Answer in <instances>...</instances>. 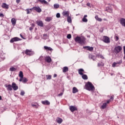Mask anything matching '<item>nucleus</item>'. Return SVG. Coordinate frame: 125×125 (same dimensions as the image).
Masks as SVG:
<instances>
[{"label":"nucleus","mask_w":125,"mask_h":125,"mask_svg":"<svg viewBox=\"0 0 125 125\" xmlns=\"http://www.w3.org/2000/svg\"><path fill=\"white\" fill-rule=\"evenodd\" d=\"M85 89L88 90L89 91H93L95 89L94 85L92 84V83L90 82H88L85 85Z\"/></svg>","instance_id":"obj_1"},{"label":"nucleus","mask_w":125,"mask_h":125,"mask_svg":"<svg viewBox=\"0 0 125 125\" xmlns=\"http://www.w3.org/2000/svg\"><path fill=\"white\" fill-rule=\"evenodd\" d=\"M74 41L76 42L80 43V44L83 45V44H84L85 39H84V38H81V37L77 36L75 38Z\"/></svg>","instance_id":"obj_2"},{"label":"nucleus","mask_w":125,"mask_h":125,"mask_svg":"<svg viewBox=\"0 0 125 125\" xmlns=\"http://www.w3.org/2000/svg\"><path fill=\"white\" fill-rule=\"evenodd\" d=\"M25 54L26 55H29V56H32L35 54V52H34L32 49H26L24 51Z\"/></svg>","instance_id":"obj_3"},{"label":"nucleus","mask_w":125,"mask_h":125,"mask_svg":"<svg viewBox=\"0 0 125 125\" xmlns=\"http://www.w3.org/2000/svg\"><path fill=\"white\" fill-rule=\"evenodd\" d=\"M122 49H123V48H122V46H117L115 47L114 49V52L116 54H118V53H120L121 51H122Z\"/></svg>","instance_id":"obj_4"},{"label":"nucleus","mask_w":125,"mask_h":125,"mask_svg":"<svg viewBox=\"0 0 125 125\" xmlns=\"http://www.w3.org/2000/svg\"><path fill=\"white\" fill-rule=\"evenodd\" d=\"M123 63V61H122V60H121L120 61H119V62H114L112 64V67H118L119 65H118V64L119 65H121V64Z\"/></svg>","instance_id":"obj_5"},{"label":"nucleus","mask_w":125,"mask_h":125,"mask_svg":"<svg viewBox=\"0 0 125 125\" xmlns=\"http://www.w3.org/2000/svg\"><path fill=\"white\" fill-rule=\"evenodd\" d=\"M103 42L105 43H109L110 42V38L107 36H104V38L103 40Z\"/></svg>","instance_id":"obj_6"},{"label":"nucleus","mask_w":125,"mask_h":125,"mask_svg":"<svg viewBox=\"0 0 125 125\" xmlns=\"http://www.w3.org/2000/svg\"><path fill=\"white\" fill-rule=\"evenodd\" d=\"M69 110H70L71 112L74 113L75 111H78V108L74 105H71L69 106Z\"/></svg>","instance_id":"obj_7"},{"label":"nucleus","mask_w":125,"mask_h":125,"mask_svg":"<svg viewBox=\"0 0 125 125\" xmlns=\"http://www.w3.org/2000/svg\"><path fill=\"white\" fill-rule=\"evenodd\" d=\"M20 41V38H18V37H15L14 38H12L10 41V42H11V43H13V42H18Z\"/></svg>","instance_id":"obj_8"},{"label":"nucleus","mask_w":125,"mask_h":125,"mask_svg":"<svg viewBox=\"0 0 125 125\" xmlns=\"http://www.w3.org/2000/svg\"><path fill=\"white\" fill-rule=\"evenodd\" d=\"M12 87L13 90L15 91L17 90V89H18V86H17V84L14 82L12 83Z\"/></svg>","instance_id":"obj_9"},{"label":"nucleus","mask_w":125,"mask_h":125,"mask_svg":"<svg viewBox=\"0 0 125 125\" xmlns=\"http://www.w3.org/2000/svg\"><path fill=\"white\" fill-rule=\"evenodd\" d=\"M34 10L39 13H41L42 12V9L40 6H34Z\"/></svg>","instance_id":"obj_10"},{"label":"nucleus","mask_w":125,"mask_h":125,"mask_svg":"<svg viewBox=\"0 0 125 125\" xmlns=\"http://www.w3.org/2000/svg\"><path fill=\"white\" fill-rule=\"evenodd\" d=\"M5 87L7 88V90L8 91H11V90H12V85H11V84H5Z\"/></svg>","instance_id":"obj_11"},{"label":"nucleus","mask_w":125,"mask_h":125,"mask_svg":"<svg viewBox=\"0 0 125 125\" xmlns=\"http://www.w3.org/2000/svg\"><path fill=\"white\" fill-rule=\"evenodd\" d=\"M83 48L88 50L89 51H92L93 50V47L90 46H85L83 47Z\"/></svg>","instance_id":"obj_12"},{"label":"nucleus","mask_w":125,"mask_h":125,"mask_svg":"<svg viewBox=\"0 0 125 125\" xmlns=\"http://www.w3.org/2000/svg\"><path fill=\"white\" fill-rule=\"evenodd\" d=\"M36 23L38 26H39L40 27H43V22L42 21H37Z\"/></svg>","instance_id":"obj_13"},{"label":"nucleus","mask_w":125,"mask_h":125,"mask_svg":"<svg viewBox=\"0 0 125 125\" xmlns=\"http://www.w3.org/2000/svg\"><path fill=\"white\" fill-rule=\"evenodd\" d=\"M44 49H45V50H46V51H51V52L53 51V49L47 46H44Z\"/></svg>","instance_id":"obj_14"},{"label":"nucleus","mask_w":125,"mask_h":125,"mask_svg":"<svg viewBox=\"0 0 125 125\" xmlns=\"http://www.w3.org/2000/svg\"><path fill=\"white\" fill-rule=\"evenodd\" d=\"M45 61L47 62V63H50L52 61L51 58L49 56L46 57L45 58Z\"/></svg>","instance_id":"obj_15"},{"label":"nucleus","mask_w":125,"mask_h":125,"mask_svg":"<svg viewBox=\"0 0 125 125\" xmlns=\"http://www.w3.org/2000/svg\"><path fill=\"white\" fill-rule=\"evenodd\" d=\"M78 73L79 75H81V76H82L83 74H84V70L83 68H80L78 70Z\"/></svg>","instance_id":"obj_16"},{"label":"nucleus","mask_w":125,"mask_h":125,"mask_svg":"<svg viewBox=\"0 0 125 125\" xmlns=\"http://www.w3.org/2000/svg\"><path fill=\"white\" fill-rule=\"evenodd\" d=\"M1 7H2V8H4L5 9H8V8H9V6H8V5H7L5 3H3L2 4Z\"/></svg>","instance_id":"obj_17"},{"label":"nucleus","mask_w":125,"mask_h":125,"mask_svg":"<svg viewBox=\"0 0 125 125\" xmlns=\"http://www.w3.org/2000/svg\"><path fill=\"white\" fill-rule=\"evenodd\" d=\"M120 23L122 26L125 27V19L121 18L120 19Z\"/></svg>","instance_id":"obj_18"},{"label":"nucleus","mask_w":125,"mask_h":125,"mask_svg":"<svg viewBox=\"0 0 125 125\" xmlns=\"http://www.w3.org/2000/svg\"><path fill=\"white\" fill-rule=\"evenodd\" d=\"M42 103L43 105H50V102L47 100L42 101Z\"/></svg>","instance_id":"obj_19"},{"label":"nucleus","mask_w":125,"mask_h":125,"mask_svg":"<svg viewBox=\"0 0 125 125\" xmlns=\"http://www.w3.org/2000/svg\"><path fill=\"white\" fill-rule=\"evenodd\" d=\"M86 17H87V16L86 15H84L82 19L83 22H84L85 23H86V22H87L88 20L87 19H86Z\"/></svg>","instance_id":"obj_20"},{"label":"nucleus","mask_w":125,"mask_h":125,"mask_svg":"<svg viewBox=\"0 0 125 125\" xmlns=\"http://www.w3.org/2000/svg\"><path fill=\"white\" fill-rule=\"evenodd\" d=\"M89 59L93 60V61H95V57L94 56L91 55V54H89L88 56Z\"/></svg>","instance_id":"obj_21"},{"label":"nucleus","mask_w":125,"mask_h":125,"mask_svg":"<svg viewBox=\"0 0 125 125\" xmlns=\"http://www.w3.org/2000/svg\"><path fill=\"white\" fill-rule=\"evenodd\" d=\"M11 22L13 26H15V25H16V20L15 18L12 19Z\"/></svg>","instance_id":"obj_22"},{"label":"nucleus","mask_w":125,"mask_h":125,"mask_svg":"<svg viewBox=\"0 0 125 125\" xmlns=\"http://www.w3.org/2000/svg\"><path fill=\"white\" fill-rule=\"evenodd\" d=\"M69 12L68 11H64L62 12V14L63 16H67V17L69 16Z\"/></svg>","instance_id":"obj_23"},{"label":"nucleus","mask_w":125,"mask_h":125,"mask_svg":"<svg viewBox=\"0 0 125 125\" xmlns=\"http://www.w3.org/2000/svg\"><path fill=\"white\" fill-rule=\"evenodd\" d=\"M69 71V68L67 66H64L62 68V72L63 73H66Z\"/></svg>","instance_id":"obj_24"},{"label":"nucleus","mask_w":125,"mask_h":125,"mask_svg":"<svg viewBox=\"0 0 125 125\" xmlns=\"http://www.w3.org/2000/svg\"><path fill=\"white\" fill-rule=\"evenodd\" d=\"M56 122L58 124H62V122H63V120L60 118H58L56 119Z\"/></svg>","instance_id":"obj_25"},{"label":"nucleus","mask_w":125,"mask_h":125,"mask_svg":"<svg viewBox=\"0 0 125 125\" xmlns=\"http://www.w3.org/2000/svg\"><path fill=\"white\" fill-rule=\"evenodd\" d=\"M113 100H114V96H111L110 99L106 101V103H106V105L107 104H109L111 101H113Z\"/></svg>","instance_id":"obj_26"},{"label":"nucleus","mask_w":125,"mask_h":125,"mask_svg":"<svg viewBox=\"0 0 125 125\" xmlns=\"http://www.w3.org/2000/svg\"><path fill=\"white\" fill-rule=\"evenodd\" d=\"M79 92V90L76 87H74L72 89V93H77Z\"/></svg>","instance_id":"obj_27"},{"label":"nucleus","mask_w":125,"mask_h":125,"mask_svg":"<svg viewBox=\"0 0 125 125\" xmlns=\"http://www.w3.org/2000/svg\"><path fill=\"white\" fill-rule=\"evenodd\" d=\"M95 18L96 20H97V21H99V22L102 21V19L99 18L98 15L96 16Z\"/></svg>","instance_id":"obj_28"},{"label":"nucleus","mask_w":125,"mask_h":125,"mask_svg":"<svg viewBox=\"0 0 125 125\" xmlns=\"http://www.w3.org/2000/svg\"><path fill=\"white\" fill-rule=\"evenodd\" d=\"M107 107V103H104L101 106V109H105Z\"/></svg>","instance_id":"obj_29"},{"label":"nucleus","mask_w":125,"mask_h":125,"mask_svg":"<svg viewBox=\"0 0 125 125\" xmlns=\"http://www.w3.org/2000/svg\"><path fill=\"white\" fill-rule=\"evenodd\" d=\"M52 20V18L51 17H47L46 18L45 21H46V22H50Z\"/></svg>","instance_id":"obj_30"},{"label":"nucleus","mask_w":125,"mask_h":125,"mask_svg":"<svg viewBox=\"0 0 125 125\" xmlns=\"http://www.w3.org/2000/svg\"><path fill=\"white\" fill-rule=\"evenodd\" d=\"M38 1H40V2H41L42 3H44V4H47V1H46L45 0H38Z\"/></svg>","instance_id":"obj_31"},{"label":"nucleus","mask_w":125,"mask_h":125,"mask_svg":"<svg viewBox=\"0 0 125 125\" xmlns=\"http://www.w3.org/2000/svg\"><path fill=\"white\" fill-rule=\"evenodd\" d=\"M82 79H83V80H87L88 78L87 77V75L85 74H83L82 75Z\"/></svg>","instance_id":"obj_32"},{"label":"nucleus","mask_w":125,"mask_h":125,"mask_svg":"<svg viewBox=\"0 0 125 125\" xmlns=\"http://www.w3.org/2000/svg\"><path fill=\"white\" fill-rule=\"evenodd\" d=\"M67 22H68V23H72V18L69 16L67 17Z\"/></svg>","instance_id":"obj_33"},{"label":"nucleus","mask_w":125,"mask_h":125,"mask_svg":"<svg viewBox=\"0 0 125 125\" xmlns=\"http://www.w3.org/2000/svg\"><path fill=\"white\" fill-rule=\"evenodd\" d=\"M106 11H107V12H109V13H112L113 10L112 8H106Z\"/></svg>","instance_id":"obj_34"},{"label":"nucleus","mask_w":125,"mask_h":125,"mask_svg":"<svg viewBox=\"0 0 125 125\" xmlns=\"http://www.w3.org/2000/svg\"><path fill=\"white\" fill-rule=\"evenodd\" d=\"M104 63L103 62H99L98 63V67H103Z\"/></svg>","instance_id":"obj_35"},{"label":"nucleus","mask_w":125,"mask_h":125,"mask_svg":"<svg viewBox=\"0 0 125 125\" xmlns=\"http://www.w3.org/2000/svg\"><path fill=\"white\" fill-rule=\"evenodd\" d=\"M19 76L20 78H23L24 75H23V72L20 71Z\"/></svg>","instance_id":"obj_36"},{"label":"nucleus","mask_w":125,"mask_h":125,"mask_svg":"<svg viewBox=\"0 0 125 125\" xmlns=\"http://www.w3.org/2000/svg\"><path fill=\"white\" fill-rule=\"evenodd\" d=\"M28 81V79L26 78H22V83H27Z\"/></svg>","instance_id":"obj_37"},{"label":"nucleus","mask_w":125,"mask_h":125,"mask_svg":"<svg viewBox=\"0 0 125 125\" xmlns=\"http://www.w3.org/2000/svg\"><path fill=\"white\" fill-rule=\"evenodd\" d=\"M52 77L51 75H46V80H51Z\"/></svg>","instance_id":"obj_38"},{"label":"nucleus","mask_w":125,"mask_h":125,"mask_svg":"<svg viewBox=\"0 0 125 125\" xmlns=\"http://www.w3.org/2000/svg\"><path fill=\"white\" fill-rule=\"evenodd\" d=\"M10 71H11V72H14V71H16V68L15 67H11L10 68Z\"/></svg>","instance_id":"obj_39"},{"label":"nucleus","mask_w":125,"mask_h":125,"mask_svg":"<svg viewBox=\"0 0 125 125\" xmlns=\"http://www.w3.org/2000/svg\"><path fill=\"white\" fill-rule=\"evenodd\" d=\"M54 8H56V9L59 8V4H55L54 5Z\"/></svg>","instance_id":"obj_40"},{"label":"nucleus","mask_w":125,"mask_h":125,"mask_svg":"<svg viewBox=\"0 0 125 125\" xmlns=\"http://www.w3.org/2000/svg\"><path fill=\"white\" fill-rule=\"evenodd\" d=\"M114 39L116 42H118V41H119V37L117 35H115Z\"/></svg>","instance_id":"obj_41"},{"label":"nucleus","mask_w":125,"mask_h":125,"mask_svg":"<svg viewBox=\"0 0 125 125\" xmlns=\"http://www.w3.org/2000/svg\"><path fill=\"white\" fill-rule=\"evenodd\" d=\"M72 38V35H71V34H68L67 35V38L69 40H70V39H71Z\"/></svg>","instance_id":"obj_42"},{"label":"nucleus","mask_w":125,"mask_h":125,"mask_svg":"<svg viewBox=\"0 0 125 125\" xmlns=\"http://www.w3.org/2000/svg\"><path fill=\"white\" fill-rule=\"evenodd\" d=\"M31 106H32V107H35V108H38V104H32L31 105Z\"/></svg>","instance_id":"obj_43"},{"label":"nucleus","mask_w":125,"mask_h":125,"mask_svg":"<svg viewBox=\"0 0 125 125\" xmlns=\"http://www.w3.org/2000/svg\"><path fill=\"white\" fill-rule=\"evenodd\" d=\"M56 17H57V18H60V13H58L56 14Z\"/></svg>","instance_id":"obj_44"},{"label":"nucleus","mask_w":125,"mask_h":125,"mask_svg":"<svg viewBox=\"0 0 125 125\" xmlns=\"http://www.w3.org/2000/svg\"><path fill=\"white\" fill-rule=\"evenodd\" d=\"M43 59V56H41V57L39 58V60H40V61L42 62Z\"/></svg>","instance_id":"obj_45"},{"label":"nucleus","mask_w":125,"mask_h":125,"mask_svg":"<svg viewBox=\"0 0 125 125\" xmlns=\"http://www.w3.org/2000/svg\"><path fill=\"white\" fill-rule=\"evenodd\" d=\"M43 38L44 39V40H45L46 39V37H47V34H45L43 35Z\"/></svg>","instance_id":"obj_46"},{"label":"nucleus","mask_w":125,"mask_h":125,"mask_svg":"<svg viewBox=\"0 0 125 125\" xmlns=\"http://www.w3.org/2000/svg\"><path fill=\"white\" fill-rule=\"evenodd\" d=\"M24 94H25V92H24L23 91H21V95H22V96H23V95H24Z\"/></svg>","instance_id":"obj_47"},{"label":"nucleus","mask_w":125,"mask_h":125,"mask_svg":"<svg viewBox=\"0 0 125 125\" xmlns=\"http://www.w3.org/2000/svg\"><path fill=\"white\" fill-rule=\"evenodd\" d=\"M27 14H30V9H26Z\"/></svg>","instance_id":"obj_48"},{"label":"nucleus","mask_w":125,"mask_h":125,"mask_svg":"<svg viewBox=\"0 0 125 125\" xmlns=\"http://www.w3.org/2000/svg\"><path fill=\"white\" fill-rule=\"evenodd\" d=\"M63 95V92H61V93L58 95V96H62Z\"/></svg>","instance_id":"obj_49"},{"label":"nucleus","mask_w":125,"mask_h":125,"mask_svg":"<svg viewBox=\"0 0 125 125\" xmlns=\"http://www.w3.org/2000/svg\"><path fill=\"white\" fill-rule=\"evenodd\" d=\"M4 15H3V14L0 13V17H4Z\"/></svg>","instance_id":"obj_50"},{"label":"nucleus","mask_w":125,"mask_h":125,"mask_svg":"<svg viewBox=\"0 0 125 125\" xmlns=\"http://www.w3.org/2000/svg\"><path fill=\"white\" fill-rule=\"evenodd\" d=\"M35 6H34L33 7L30 8V9H29V10H35Z\"/></svg>","instance_id":"obj_51"},{"label":"nucleus","mask_w":125,"mask_h":125,"mask_svg":"<svg viewBox=\"0 0 125 125\" xmlns=\"http://www.w3.org/2000/svg\"><path fill=\"white\" fill-rule=\"evenodd\" d=\"M19 81L20 82H23V78L20 77Z\"/></svg>","instance_id":"obj_52"},{"label":"nucleus","mask_w":125,"mask_h":125,"mask_svg":"<svg viewBox=\"0 0 125 125\" xmlns=\"http://www.w3.org/2000/svg\"><path fill=\"white\" fill-rule=\"evenodd\" d=\"M123 50H124V54H125V46L123 47Z\"/></svg>","instance_id":"obj_53"},{"label":"nucleus","mask_w":125,"mask_h":125,"mask_svg":"<svg viewBox=\"0 0 125 125\" xmlns=\"http://www.w3.org/2000/svg\"><path fill=\"white\" fill-rule=\"evenodd\" d=\"M20 1H21V0H16V2H17L18 3H19Z\"/></svg>","instance_id":"obj_54"},{"label":"nucleus","mask_w":125,"mask_h":125,"mask_svg":"<svg viewBox=\"0 0 125 125\" xmlns=\"http://www.w3.org/2000/svg\"><path fill=\"white\" fill-rule=\"evenodd\" d=\"M100 58H102V59H104V57L102 55L100 56Z\"/></svg>","instance_id":"obj_55"},{"label":"nucleus","mask_w":125,"mask_h":125,"mask_svg":"<svg viewBox=\"0 0 125 125\" xmlns=\"http://www.w3.org/2000/svg\"><path fill=\"white\" fill-rule=\"evenodd\" d=\"M56 77H57V74H55L54 75V78H56Z\"/></svg>","instance_id":"obj_56"},{"label":"nucleus","mask_w":125,"mask_h":125,"mask_svg":"<svg viewBox=\"0 0 125 125\" xmlns=\"http://www.w3.org/2000/svg\"><path fill=\"white\" fill-rule=\"evenodd\" d=\"M29 30H30V31H32V30H33V28L30 27Z\"/></svg>","instance_id":"obj_57"},{"label":"nucleus","mask_w":125,"mask_h":125,"mask_svg":"<svg viewBox=\"0 0 125 125\" xmlns=\"http://www.w3.org/2000/svg\"><path fill=\"white\" fill-rule=\"evenodd\" d=\"M20 36L22 39H24V37H23V36H22V34H20Z\"/></svg>","instance_id":"obj_58"},{"label":"nucleus","mask_w":125,"mask_h":125,"mask_svg":"<svg viewBox=\"0 0 125 125\" xmlns=\"http://www.w3.org/2000/svg\"><path fill=\"white\" fill-rule=\"evenodd\" d=\"M87 5L88 6H89V5H90V3H87Z\"/></svg>","instance_id":"obj_59"},{"label":"nucleus","mask_w":125,"mask_h":125,"mask_svg":"<svg viewBox=\"0 0 125 125\" xmlns=\"http://www.w3.org/2000/svg\"><path fill=\"white\" fill-rule=\"evenodd\" d=\"M35 26V24H34L33 23L32 24V27H34Z\"/></svg>","instance_id":"obj_60"},{"label":"nucleus","mask_w":125,"mask_h":125,"mask_svg":"<svg viewBox=\"0 0 125 125\" xmlns=\"http://www.w3.org/2000/svg\"><path fill=\"white\" fill-rule=\"evenodd\" d=\"M104 21H107V19H104Z\"/></svg>","instance_id":"obj_61"},{"label":"nucleus","mask_w":125,"mask_h":125,"mask_svg":"<svg viewBox=\"0 0 125 125\" xmlns=\"http://www.w3.org/2000/svg\"><path fill=\"white\" fill-rule=\"evenodd\" d=\"M62 0L63 1H67V0Z\"/></svg>","instance_id":"obj_62"},{"label":"nucleus","mask_w":125,"mask_h":125,"mask_svg":"<svg viewBox=\"0 0 125 125\" xmlns=\"http://www.w3.org/2000/svg\"><path fill=\"white\" fill-rule=\"evenodd\" d=\"M0 100H1V96H0Z\"/></svg>","instance_id":"obj_63"},{"label":"nucleus","mask_w":125,"mask_h":125,"mask_svg":"<svg viewBox=\"0 0 125 125\" xmlns=\"http://www.w3.org/2000/svg\"><path fill=\"white\" fill-rule=\"evenodd\" d=\"M125 57H124V59H125Z\"/></svg>","instance_id":"obj_64"}]
</instances>
